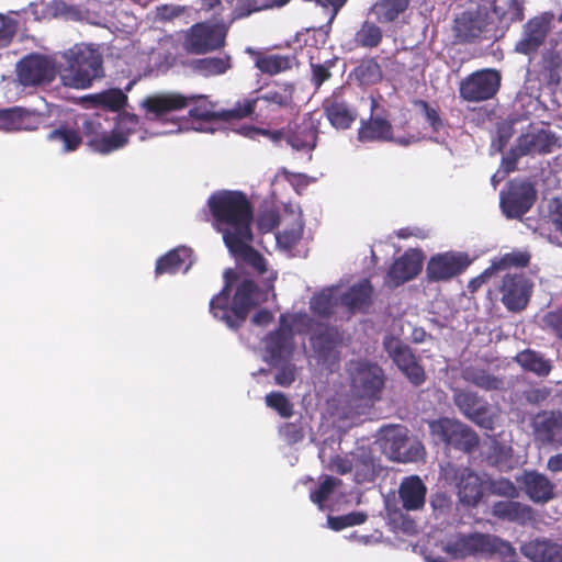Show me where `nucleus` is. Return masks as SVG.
<instances>
[{
    "mask_svg": "<svg viewBox=\"0 0 562 562\" xmlns=\"http://www.w3.org/2000/svg\"><path fill=\"white\" fill-rule=\"evenodd\" d=\"M372 286L364 279L352 285L348 291H341V305L350 312L364 311L371 302Z\"/></svg>",
    "mask_w": 562,
    "mask_h": 562,
    "instance_id": "a19ab883",
    "label": "nucleus"
},
{
    "mask_svg": "<svg viewBox=\"0 0 562 562\" xmlns=\"http://www.w3.org/2000/svg\"><path fill=\"white\" fill-rule=\"evenodd\" d=\"M139 108L145 119L155 126L151 136L169 135L186 131L207 132L205 125L217 121L240 119L236 105L231 110H216V104L206 95H183L178 92L165 91L146 95Z\"/></svg>",
    "mask_w": 562,
    "mask_h": 562,
    "instance_id": "f03ea898",
    "label": "nucleus"
},
{
    "mask_svg": "<svg viewBox=\"0 0 562 562\" xmlns=\"http://www.w3.org/2000/svg\"><path fill=\"white\" fill-rule=\"evenodd\" d=\"M207 205L214 218L215 228L222 233L229 252L244 260L265 277V289L260 290L252 281H243L231 299V276L233 270L224 273L225 285L210 302L212 315L224 322L229 328H238L246 319L250 308L268 300L277 272L268 270L265 258L250 247L252 234L250 224L252 210L246 195L239 191L222 190L213 193Z\"/></svg>",
    "mask_w": 562,
    "mask_h": 562,
    "instance_id": "f257e3e1",
    "label": "nucleus"
},
{
    "mask_svg": "<svg viewBox=\"0 0 562 562\" xmlns=\"http://www.w3.org/2000/svg\"><path fill=\"white\" fill-rule=\"evenodd\" d=\"M427 487L417 475L406 476L398 486L402 508L406 512L420 510L426 503Z\"/></svg>",
    "mask_w": 562,
    "mask_h": 562,
    "instance_id": "473e14b6",
    "label": "nucleus"
},
{
    "mask_svg": "<svg viewBox=\"0 0 562 562\" xmlns=\"http://www.w3.org/2000/svg\"><path fill=\"white\" fill-rule=\"evenodd\" d=\"M492 514L499 519L519 525H526L533 519L531 507L515 501H499L494 503Z\"/></svg>",
    "mask_w": 562,
    "mask_h": 562,
    "instance_id": "4c0bfd02",
    "label": "nucleus"
},
{
    "mask_svg": "<svg viewBox=\"0 0 562 562\" xmlns=\"http://www.w3.org/2000/svg\"><path fill=\"white\" fill-rule=\"evenodd\" d=\"M431 436L447 446H452L462 451H471L477 446V436L464 424L441 418L429 424Z\"/></svg>",
    "mask_w": 562,
    "mask_h": 562,
    "instance_id": "dca6fc26",
    "label": "nucleus"
},
{
    "mask_svg": "<svg viewBox=\"0 0 562 562\" xmlns=\"http://www.w3.org/2000/svg\"><path fill=\"white\" fill-rule=\"evenodd\" d=\"M227 27L224 24H195L187 34L184 46L192 53H205L224 44Z\"/></svg>",
    "mask_w": 562,
    "mask_h": 562,
    "instance_id": "5701e85b",
    "label": "nucleus"
},
{
    "mask_svg": "<svg viewBox=\"0 0 562 562\" xmlns=\"http://www.w3.org/2000/svg\"><path fill=\"white\" fill-rule=\"evenodd\" d=\"M528 497L535 503H546L553 496V484L547 476L537 472H526L517 479Z\"/></svg>",
    "mask_w": 562,
    "mask_h": 562,
    "instance_id": "e433bc0d",
    "label": "nucleus"
},
{
    "mask_svg": "<svg viewBox=\"0 0 562 562\" xmlns=\"http://www.w3.org/2000/svg\"><path fill=\"white\" fill-rule=\"evenodd\" d=\"M294 86L279 83L263 91L255 98L244 99L236 103L237 116L246 117L251 114L267 115L280 109H289L293 103Z\"/></svg>",
    "mask_w": 562,
    "mask_h": 562,
    "instance_id": "1a4fd4ad",
    "label": "nucleus"
},
{
    "mask_svg": "<svg viewBox=\"0 0 562 562\" xmlns=\"http://www.w3.org/2000/svg\"><path fill=\"white\" fill-rule=\"evenodd\" d=\"M555 143L554 136L547 130L532 128L521 135L515 148L503 158L504 173L512 172L516 168L517 159L525 155H536L551 151Z\"/></svg>",
    "mask_w": 562,
    "mask_h": 562,
    "instance_id": "f3484780",
    "label": "nucleus"
},
{
    "mask_svg": "<svg viewBox=\"0 0 562 562\" xmlns=\"http://www.w3.org/2000/svg\"><path fill=\"white\" fill-rule=\"evenodd\" d=\"M329 76L330 74L326 67L312 64V81L316 89L319 88Z\"/></svg>",
    "mask_w": 562,
    "mask_h": 562,
    "instance_id": "e2e57ef3",
    "label": "nucleus"
},
{
    "mask_svg": "<svg viewBox=\"0 0 562 562\" xmlns=\"http://www.w3.org/2000/svg\"><path fill=\"white\" fill-rule=\"evenodd\" d=\"M424 254L418 249H409L394 261L389 270L385 283L390 288L398 286L414 279L422 270Z\"/></svg>",
    "mask_w": 562,
    "mask_h": 562,
    "instance_id": "cd10ccee",
    "label": "nucleus"
},
{
    "mask_svg": "<svg viewBox=\"0 0 562 562\" xmlns=\"http://www.w3.org/2000/svg\"><path fill=\"white\" fill-rule=\"evenodd\" d=\"M360 142L392 140V125L380 116L363 121L358 131Z\"/></svg>",
    "mask_w": 562,
    "mask_h": 562,
    "instance_id": "c03bdc74",
    "label": "nucleus"
},
{
    "mask_svg": "<svg viewBox=\"0 0 562 562\" xmlns=\"http://www.w3.org/2000/svg\"><path fill=\"white\" fill-rule=\"evenodd\" d=\"M183 8L177 4H162L147 13V21L156 26L158 23L171 21L182 14Z\"/></svg>",
    "mask_w": 562,
    "mask_h": 562,
    "instance_id": "6e6d98bb",
    "label": "nucleus"
},
{
    "mask_svg": "<svg viewBox=\"0 0 562 562\" xmlns=\"http://www.w3.org/2000/svg\"><path fill=\"white\" fill-rule=\"evenodd\" d=\"M526 226L549 243L562 246V201L549 200L537 220L530 217L526 220Z\"/></svg>",
    "mask_w": 562,
    "mask_h": 562,
    "instance_id": "6ab92c4d",
    "label": "nucleus"
},
{
    "mask_svg": "<svg viewBox=\"0 0 562 562\" xmlns=\"http://www.w3.org/2000/svg\"><path fill=\"white\" fill-rule=\"evenodd\" d=\"M231 67V58L228 56L205 57L193 61L194 70L204 77L223 75Z\"/></svg>",
    "mask_w": 562,
    "mask_h": 562,
    "instance_id": "de8ad7c7",
    "label": "nucleus"
},
{
    "mask_svg": "<svg viewBox=\"0 0 562 562\" xmlns=\"http://www.w3.org/2000/svg\"><path fill=\"white\" fill-rule=\"evenodd\" d=\"M396 236L398 238H403V239L408 238L411 236H415L418 238H426L427 233L424 229H420L417 227H405V228H400L398 231H396Z\"/></svg>",
    "mask_w": 562,
    "mask_h": 562,
    "instance_id": "774afa93",
    "label": "nucleus"
},
{
    "mask_svg": "<svg viewBox=\"0 0 562 562\" xmlns=\"http://www.w3.org/2000/svg\"><path fill=\"white\" fill-rule=\"evenodd\" d=\"M367 517V514L362 512H352L338 517L328 516L327 526L333 530L339 531L346 527L363 524Z\"/></svg>",
    "mask_w": 562,
    "mask_h": 562,
    "instance_id": "4d7b16f0",
    "label": "nucleus"
},
{
    "mask_svg": "<svg viewBox=\"0 0 562 562\" xmlns=\"http://www.w3.org/2000/svg\"><path fill=\"white\" fill-rule=\"evenodd\" d=\"M456 35L460 41H471L480 36L482 22L471 12H463L454 20Z\"/></svg>",
    "mask_w": 562,
    "mask_h": 562,
    "instance_id": "49530a36",
    "label": "nucleus"
},
{
    "mask_svg": "<svg viewBox=\"0 0 562 562\" xmlns=\"http://www.w3.org/2000/svg\"><path fill=\"white\" fill-rule=\"evenodd\" d=\"M553 19V13L544 12L529 20L524 25L521 37L516 43L515 50L525 55L536 52L551 30Z\"/></svg>",
    "mask_w": 562,
    "mask_h": 562,
    "instance_id": "a878e982",
    "label": "nucleus"
},
{
    "mask_svg": "<svg viewBox=\"0 0 562 562\" xmlns=\"http://www.w3.org/2000/svg\"><path fill=\"white\" fill-rule=\"evenodd\" d=\"M258 11H262L260 0H237L233 10V20L245 19Z\"/></svg>",
    "mask_w": 562,
    "mask_h": 562,
    "instance_id": "052dcab7",
    "label": "nucleus"
},
{
    "mask_svg": "<svg viewBox=\"0 0 562 562\" xmlns=\"http://www.w3.org/2000/svg\"><path fill=\"white\" fill-rule=\"evenodd\" d=\"M58 75V63L52 57L30 54L16 64L18 81L23 87H42Z\"/></svg>",
    "mask_w": 562,
    "mask_h": 562,
    "instance_id": "4468645a",
    "label": "nucleus"
},
{
    "mask_svg": "<svg viewBox=\"0 0 562 562\" xmlns=\"http://www.w3.org/2000/svg\"><path fill=\"white\" fill-rule=\"evenodd\" d=\"M494 270L492 269V266H490L488 268H486L480 276H477L476 278L472 279L469 283V288L472 290V291H475L477 288H480L483 283H485L493 274H494Z\"/></svg>",
    "mask_w": 562,
    "mask_h": 562,
    "instance_id": "338daca9",
    "label": "nucleus"
},
{
    "mask_svg": "<svg viewBox=\"0 0 562 562\" xmlns=\"http://www.w3.org/2000/svg\"><path fill=\"white\" fill-rule=\"evenodd\" d=\"M328 468L339 474L352 473L359 484L373 482L381 470L370 450L364 447L357 448L344 458H333Z\"/></svg>",
    "mask_w": 562,
    "mask_h": 562,
    "instance_id": "ddd939ff",
    "label": "nucleus"
},
{
    "mask_svg": "<svg viewBox=\"0 0 562 562\" xmlns=\"http://www.w3.org/2000/svg\"><path fill=\"white\" fill-rule=\"evenodd\" d=\"M445 551L456 559L486 557L494 553L502 557L516 555L515 548L508 541L494 535L481 532L451 535L445 543Z\"/></svg>",
    "mask_w": 562,
    "mask_h": 562,
    "instance_id": "423d86ee",
    "label": "nucleus"
},
{
    "mask_svg": "<svg viewBox=\"0 0 562 562\" xmlns=\"http://www.w3.org/2000/svg\"><path fill=\"white\" fill-rule=\"evenodd\" d=\"M324 112L336 130H347L358 116L357 109L340 94H334L324 102Z\"/></svg>",
    "mask_w": 562,
    "mask_h": 562,
    "instance_id": "2f4dec72",
    "label": "nucleus"
},
{
    "mask_svg": "<svg viewBox=\"0 0 562 562\" xmlns=\"http://www.w3.org/2000/svg\"><path fill=\"white\" fill-rule=\"evenodd\" d=\"M16 30V22L12 18L0 14V48L10 44Z\"/></svg>",
    "mask_w": 562,
    "mask_h": 562,
    "instance_id": "680f3d73",
    "label": "nucleus"
},
{
    "mask_svg": "<svg viewBox=\"0 0 562 562\" xmlns=\"http://www.w3.org/2000/svg\"><path fill=\"white\" fill-rule=\"evenodd\" d=\"M501 79V74L492 68L474 71L461 80L460 97L469 102L490 100L498 91Z\"/></svg>",
    "mask_w": 562,
    "mask_h": 562,
    "instance_id": "2eb2a0df",
    "label": "nucleus"
},
{
    "mask_svg": "<svg viewBox=\"0 0 562 562\" xmlns=\"http://www.w3.org/2000/svg\"><path fill=\"white\" fill-rule=\"evenodd\" d=\"M440 476L457 490L458 499L463 506H477L484 495L486 475H481L468 467L447 462L440 468Z\"/></svg>",
    "mask_w": 562,
    "mask_h": 562,
    "instance_id": "0eeeda50",
    "label": "nucleus"
},
{
    "mask_svg": "<svg viewBox=\"0 0 562 562\" xmlns=\"http://www.w3.org/2000/svg\"><path fill=\"white\" fill-rule=\"evenodd\" d=\"M501 301L510 312L524 310L532 292V283L525 274H506L499 288Z\"/></svg>",
    "mask_w": 562,
    "mask_h": 562,
    "instance_id": "b1692460",
    "label": "nucleus"
},
{
    "mask_svg": "<svg viewBox=\"0 0 562 562\" xmlns=\"http://www.w3.org/2000/svg\"><path fill=\"white\" fill-rule=\"evenodd\" d=\"M382 26L383 25L378 21L370 19L367 13L366 20L360 24L353 35V45L358 48L369 50L378 48L384 38Z\"/></svg>",
    "mask_w": 562,
    "mask_h": 562,
    "instance_id": "58836bf2",
    "label": "nucleus"
},
{
    "mask_svg": "<svg viewBox=\"0 0 562 562\" xmlns=\"http://www.w3.org/2000/svg\"><path fill=\"white\" fill-rule=\"evenodd\" d=\"M462 378L484 390H499L503 386V381L494 375H491L483 369L475 367H467L462 370Z\"/></svg>",
    "mask_w": 562,
    "mask_h": 562,
    "instance_id": "09e8293b",
    "label": "nucleus"
},
{
    "mask_svg": "<svg viewBox=\"0 0 562 562\" xmlns=\"http://www.w3.org/2000/svg\"><path fill=\"white\" fill-rule=\"evenodd\" d=\"M277 225L280 226V229L273 235L276 247L283 251L291 250L302 238L304 228L300 205L285 204L281 215L273 210H265L259 213L257 228L262 235L271 233Z\"/></svg>",
    "mask_w": 562,
    "mask_h": 562,
    "instance_id": "39448f33",
    "label": "nucleus"
},
{
    "mask_svg": "<svg viewBox=\"0 0 562 562\" xmlns=\"http://www.w3.org/2000/svg\"><path fill=\"white\" fill-rule=\"evenodd\" d=\"M383 345L394 363L413 384L419 385L424 382V369L417 363L406 345L391 336L384 338Z\"/></svg>",
    "mask_w": 562,
    "mask_h": 562,
    "instance_id": "393cba45",
    "label": "nucleus"
},
{
    "mask_svg": "<svg viewBox=\"0 0 562 562\" xmlns=\"http://www.w3.org/2000/svg\"><path fill=\"white\" fill-rule=\"evenodd\" d=\"M530 255L527 251L515 250L506 252L499 257H495L491 261L494 272L505 270L509 267H526L529 263Z\"/></svg>",
    "mask_w": 562,
    "mask_h": 562,
    "instance_id": "864d4df0",
    "label": "nucleus"
},
{
    "mask_svg": "<svg viewBox=\"0 0 562 562\" xmlns=\"http://www.w3.org/2000/svg\"><path fill=\"white\" fill-rule=\"evenodd\" d=\"M192 251L190 248L181 246L170 250L160 257L156 263V274L162 273H186L192 266Z\"/></svg>",
    "mask_w": 562,
    "mask_h": 562,
    "instance_id": "c9c22d12",
    "label": "nucleus"
},
{
    "mask_svg": "<svg viewBox=\"0 0 562 562\" xmlns=\"http://www.w3.org/2000/svg\"><path fill=\"white\" fill-rule=\"evenodd\" d=\"M44 122L41 113L23 108L0 110V131H34Z\"/></svg>",
    "mask_w": 562,
    "mask_h": 562,
    "instance_id": "c85d7f7f",
    "label": "nucleus"
},
{
    "mask_svg": "<svg viewBox=\"0 0 562 562\" xmlns=\"http://www.w3.org/2000/svg\"><path fill=\"white\" fill-rule=\"evenodd\" d=\"M351 386L360 397H375L383 387L381 368L367 360H351L348 363Z\"/></svg>",
    "mask_w": 562,
    "mask_h": 562,
    "instance_id": "a211bd4d",
    "label": "nucleus"
},
{
    "mask_svg": "<svg viewBox=\"0 0 562 562\" xmlns=\"http://www.w3.org/2000/svg\"><path fill=\"white\" fill-rule=\"evenodd\" d=\"M46 139L50 147L60 154L75 151L81 144L79 132L66 124H61L50 131Z\"/></svg>",
    "mask_w": 562,
    "mask_h": 562,
    "instance_id": "ea45409f",
    "label": "nucleus"
},
{
    "mask_svg": "<svg viewBox=\"0 0 562 562\" xmlns=\"http://www.w3.org/2000/svg\"><path fill=\"white\" fill-rule=\"evenodd\" d=\"M515 361L526 371L532 372L538 376H547L552 370V363L538 351L526 349L518 352Z\"/></svg>",
    "mask_w": 562,
    "mask_h": 562,
    "instance_id": "a18cd8bd",
    "label": "nucleus"
},
{
    "mask_svg": "<svg viewBox=\"0 0 562 562\" xmlns=\"http://www.w3.org/2000/svg\"><path fill=\"white\" fill-rule=\"evenodd\" d=\"M341 481L334 476H325V479L319 483L318 487L314 491H311L310 498L311 501L318 505L319 509H324L328 502H330Z\"/></svg>",
    "mask_w": 562,
    "mask_h": 562,
    "instance_id": "3c124183",
    "label": "nucleus"
},
{
    "mask_svg": "<svg viewBox=\"0 0 562 562\" xmlns=\"http://www.w3.org/2000/svg\"><path fill=\"white\" fill-rule=\"evenodd\" d=\"M520 552L532 562H562V546L547 539L527 541Z\"/></svg>",
    "mask_w": 562,
    "mask_h": 562,
    "instance_id": "72a5a7b5",
    "label": "nucleus"
},
{
    "mask_svg": "<svg viewBox=\"0 0 562 562\" xmlns=\"http://www.w3.org/2000/svg\"><path fill=\"white\" fill-rule=\"evenodd\" d=\"M319 121L312 114H306L301 123L289 128L286 135L288 144L295 150L311 151L317 142Z\"/></svg>",
    "mask_w": 562,
    "mask_h": 562,
    "instance_id": "7c9ffc66",
    "label": "nucleus"
},
{
    "mask_svg": "<svg viewBox=\"0 0 562 562\" xmlns=\"http://www.w3.org/2000/svg\"><path fill=\"white\" fill-rule=\"evenodd\" d=\"M385 510L389 520L395 526L403 519L402 509L397 508L395 504H391L389 499H385Z\"/></svg>",
    "mask_w": 562,
    "mask_h": 562,
    "instance_id": "69168bd1",
    "label": "nucleus"
},
{
    "mask_svg": "<svg viewBox=\"0 0 562 562\" xmlns=\"http://www.w3.org/2000/svg\"><path fill=\"white\" fill-rule=\"evenodd\" d=\"M267 406L277 411L282 417H290L293 413L290 401L279 392H271L266 396Z\"/></svg>",
    "mask_w": 562,
    "mask_h": 562,
    "instance_id": "13d9d810",
    "label": "nucleus"
},
{
    "mask_svg": "<svg viewBox=\"0 0 562 562\" xmlns=\"http://www.w3.org/2000/svg\"><path fill=\"white\" fill-rule=\"evenodd\" d=\"M487 488L491 494L515 498L518 496V490L513 482L507 479L501 477L488 482Z\"/></svg>",
    "mask_w": 562,
    "mask_h": 562,
    "instance_id": "bf43d9fd",
    "label": "nucleus"
},
{
    "mask_svg": "<svg viewBox=\"0 0 562 562\" xmlns=\"http://www.w3.org/2000/svg\"><path fill=\"white\" fill-rule=\"evenodd\" d=\"M94 105L104 106L110 110L112 125V136L123 137L122 147L127 144L128 136L136 131L138 117L130 113H116L126 103L127 97L120 89H110L100 93L91 94L87 98Z\"/></svg>",
    "mask_w": 562,
    "mask_h": 562,
    "instance_id": "9b49d317",
    "label": "nucleus"
},
{
    "mask_svg": "<svg viewBox=\"0 0 562 562\" xmlns=\"http://www.w3.org/2000/svg\"><path fill=\"white\" fill-rule=\"evenodd\" d=\"M93 115L79 117L83 133L89 137L90 147L100 154H109L122 148L123 137L112 136L113 120L110 110L101 106Z\"/></svg>",
    "mask_w": 562,
    "mask_h": 562,
    "instance_id": "9d476101",
    "label": "nucleus"
},
{
    "mask_svg": "<svg viewBox=\"0 0 562 562\" xmlns=\"http://www.w3.org/2000/svg\"><path fill=\"white\" fill-rule=\"evenodd\" d=\"M295 63V58L289 55H279L271 54L267 56L259 57L256 60V66L262 72L269 75H277L279 72L285 71Z\"/></svg>",
    "mask_w": 562,
    "mask_h": 562,
    "instance_id": "8fccbe9b",
    "label": "nucleus"
},
{
    "mask_svg": "<svg viewBox=\"0 0 562 562\" xmlns=\"http://www.w3.org/2000/svg\"><path fill=\"white\" fill-rule=\"evenodd\" d=\"M409 5V0H375L367 13L381 25L396 23Z\"/></svg>",
    "mask_w": 562,
    "mask_h": 562,
    "instance_id": "f704fd0d",
    "label": "nucleus"
},
{
    "mask_svg": "<svg viewBox=\"0 0 562 562\" xmlns=\"http://www.w3.org/2000/svg\"><path fill=\"white\" fill-rule=\"evenodd\" d=\"M293 328L299 333H310L314 328V322L306 313L283 314L280 316L279 327L262 338L263 359L279 368L274 380L284 387L290 386L297 376V368L291 363L295 349Z\"/></svg>",
    "mask_w": 562,
    "mask_h": 562,
    "instance_id": "7ed1b4c3",
    "label": "nucleus"
},
{
    "mask_svg": "<svg viewBox=\"0 0 562 562\" xmlns=\"http://www.w3.org/2000/svg\"><path fill=\"white\" fill-rule=\"evenodd\" d=\"M356 79L360 85L369 86L379 82L382 78V70L375 59L363 60L355 70Z\"/></svg>",
    "mask_w": 562,
    "mask_h": 562,
    "instance_id": "603ef678",
    "label": "nucleus"
},
{
    "mask_svg": "<svg viewBox=\"0 0 562 562\" xmlns=\"http://www.w3.org/2000/svg\"><path fill=\"white\" fill-rule=\"evenodd\" d=\"M415 105L419 109L431 130L429 138L438 144L446 143L449 131L447 124L442 121L437 108L431 106L424 100H418Z\"/></svg>",
    "mask_w": 562,
    "mask_h": 562,
    "instance_id": "37998d69",
    "label": "nucleus"
},
{
    "mask_svg": "<svg viewBox=\"0 0 562 562\" xmlns=\"http://www.w3.org/2000/svg\"><path fill=\"white\" fill-rule=\"evenodd\" d=\"M273 321V314L268 310H259L257 311L252 318L251 324L257 327H266Z\"/></svg>",
    "mask_w": 562,
    "mask_h": 562,
    "instance_id": "0e129e2a",
    "label": "nucleus"
},
{
    "mask_svg": "<svg viewBox=\"0 0 562 562\" xmlns=\"http://www.w3.org/2000/svg\"><path fill=\"white\" fill-rule=\"evenodd\" d=\"M493 11L499 23L508 25L524 19V0H508L506 8L495 5Z\"/></svg>",
    "mask_w": 562,
    "mask_h": 562,
    "instance_id": "5fc2aeb1",
    "label": "nucleus"
},
{
    "mask_svg": "<svg viewBox=\"0 0 562 562\" xmlns=\"http://www.w3.org/2000/svg\"><path fill=\"white\" fill-rule=\"evenodd\" d=\"M536 200V191L527 181H514L507 192L501 193V209L508 218H519Z\"/></svg>",
    "mask_w": 562,
    "mask_h": 562,
    "instance_id": "412c9836",
    "label": "nucleus"
},
{
    "mask_svg": "<svg viewBox=\"0 0 562 562\" xmlns=\"http://www.w3.org/2000/svg\"><path fill=\"white\" fill-rule=\"evenodd\" d=\"M531 426L536 442L562 446V412L542 411L533 417Z\"/></svg>",
    "mask_w": 562,
    "mask_h": 562,
    "instance_id": "bb28decb",
    "label": "nucleus"
},
{
    "mask_svg": "<svg viewBox=\"0 0 562 562\" xmlns=\"http://www.w3.org/2000/svg\"><path fill=\"white\" fill-rule=\"evenodd\" d=\"M340 341L341 336L335 327H322L318 333L312 335L313 357L326 370L333 371L334 367L338 363Z\"/></svg>",
    "mask_w": 562,
    "mask_h": 562,
    "instance_id": "4be33fe9",
    "label": "nucleus"
},
{
    "mask_svg": "<svg viewBox=\"0 0 562 562\" xmlns=\"http://www.w3.org/2000/svg\"><path fill=\"white\" fill-rule=\"evenodd\" d=\"M58 76L71 89L85 90L104 77L103 56L99 47L79 43L60 53Z\"/></svg>",
    "mask_w": 562,
    "mask_h": 562,
    "instance_id": "20e7f679",
    "label": "nucleus"
},
{
    "mask_svg": "<svg viewBox=\"0 0 562 562\" xmlns=\"http://www.w3.org/2000/svg\"><path fill=\"white\" fill-rule=\"evenodd\" d=\"M341 305V288L334 285L315 294L310 301L312 312L321 317L331 315Z\"/></svg>",
    "mask_w": 562,
    "mask_h": 562,
    "instance_id": "79ce46f5",
    "label": "nucleus"
},
{
    "mask_svg": "<svg viewBox=\"0 0 562 562\" xmlns=\"http://www.w3.org/2000/svg\"><path fill=\"white\" fill-rule=\"evenodd\" d=\"M471 259L462 251H446L430 257L426 267L429 281H448L462 273L470 265Z\"/></svg>",
    "mask_w": 562,
    "mask_h": 562,
    "instance_id": "aec40b11",
    "label": "nucleus"
},
{
    "mask_svg": "<svg viewBox=\"0 0 562 562\" xmlns=\"http://www.w3.org/2000/svg\"><path fill=\"white\" fill-rule=\"evenodd\" d=\"M537 67L536 79H532V72L528 71L525 86L518 94L520 102L524 101L525 97L538 102L541 85L555 88L560 83L562 75V56L560 53L554 49L544 50Z\"/></svg>",
    "mask_w": 562,
    "mask_h": 562,
    "instance_id": "f8f14e48",
    "label": "nucleus"
},
{
    "mask_svg": "<svg viewBox=\"0 0 562 562\" xmlns=\"http://www.w3.org/2000/svg\"><path fill=\"white\" fill-rule=\"evenodd\" d=\"M376 443L381 451L392 461L407 463L424 458L425 449L418 440H409L407 430L400 425H391L380 429Z\"/></svg>",
    "mask_w": 562,
    "mask_h": 562,
    "instance_id": "6e6552de",
    "label": "nucleus"
},
{
    "mask_svg": "<svg viewBox=\"0 0 562 562\" xmlns=\"http://www.w3.org/2000/svg\"><path fill=\"white\" fill-rule=\"evenodd\" d=\"M453 398L458 408L468 418L485 428H491L493 419L488 415V404L484 400L475 393L464 390H456Z\"/></svg>",
    "mask_w": 562,
    "mask_h": 562,
    "instance_id": "c756f323",
    "label": "nucleus"
}]
</instances>
